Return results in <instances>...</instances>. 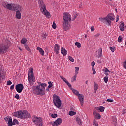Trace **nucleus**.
<instances>
[{"instance_id":"nucleus-61","label":"nucleus","mask_w":126,"mask_h":126,"mask_svg":"<svg viewBox=\"0 0 126 126\" xmlns=\"http://www.w3.org/2000/svg\"><path fill=\"white\" fill-rule=\"evenodd\" d=\"M10 89H11L12 90H13V89H14V85H12V86H11Z\"/></svg>"},{"instance_id":"nucleus-26","label":"nucleus","mask_w":126,"mask_h":126,"mask_svg":"<svg viewBox=\"0 0 126 126\" xmlns=\"http://www.w3.org/2000/svg\"><path fill=\"white\" fill-rule=\"evenodd\" d=\"M119 28L121 31H124V29L125 28V25L124 24V23H120Z\"/></svg>"},{"instance_id":"nucleus-49","label":"nucleus","mask_w":126,"mask_h":126,"mask_svg":"<svg viewBox=\"0 0 126 126\" xmlns=\"http://www.w3.org/2000/svg\"><path fill=\"white\" fill-rule=\"evenodd\" d=\"M10 117H5V118H4V120H5V121H6V122H9V120H10Z\"/></svg>"},{"instance_id":"nucleus-46","label":"nucleus","mask_w":126,"mask_h":126,"mask_svg":"<svg viewBox=\"0 0 126 126\" xmlns=\"http://www.w3.org/2000/svg\"><path fill=\"white\" fill-rule=\"evenodd\" d=\"M52 28L54 29H56L57 28V25H56V23H55V22H53V25H52Z\"/></svg>"},{"instance_id":"nucleus-21","label":"nucleus","mask_w":126,"mask_h":126,"mask_svg":"<svg viewBox=\"0 0 126 126\" xmlns=\"http://www.w3.org/2000/svg\"><path fill=\"white\" fill-rule=\"evenodd\" d=\"M76 123L79 125V126H82V121H81V119L79 118V117H77L76 119Z\"/></svg>"},{"instance_id":"nucleus-19","label":"nucleus","mask_w":126,"mask_h":126,"mask_svg":"<svg viewBox=\"0 0 126 126\" xmlns=\"http://www.w3.org/2000/svg\"><path fill=\"white\" fill-rule=\"evenodd\" d=\"M21 11H17L16 13V17L17 19H21V13H20Z\"/></svg>"},{"instance_id":"nucleus-6","label":"nucleus","mask_w":126,"mask_h":126,"mask_svg":"<svg viewBox=\"0 0 126 126\" xmlns=\"http://www.w3.org/2000/svg\"><path fill=\"white\" fill-rule=\"evenodd\" d=\"M32 121L36 126H44V125H43V122L42 121V118L41 117H38L34 115L32 117Z\"/></svg>"},{"instance_id":"nucleus-51","label":"nucleus","mask_w":126,"mask_h":126,"mask_svg":"<svg viewBox=\"0 0 126 126\" xmlns=\"http://www.w3.org/2000/svg\"><path fill=\"white\" fill-rule=\"evenodd\" d=\"M7 85H11V84H12V82H11V81L9 80L7 81Z\"/></svg>"},{"instance_id":"nucleus-45","label":"nucleus","mask_w":126,"mask_h":126,"mask_svg":"<svg viewBox=\"0 0 126 126\" xmlns=\"http://www.w3.org/2000/svg\"><path fill=\"white\" fill-rule=\"evenodd\" d=\"M8 4V3H6V2H3L2 3V6L5 8H6L7 5Z\"/></svg>"},{"instance_id":"nucleus-33","label":"nucleus","mask_w":126,"mask_h":126,"mask_svg":"<svg viewBox=\"0 0 126 126\" xmlns=\"http://www.w3.org/2000/svg\"><path fill=\"white\" fill-rule=\"evenodd\" d=\"M103 80L105 83H108V80H109V77H108V76L104 77Z\"/></svg>"},{"instance_id":"nucleus-22","label":"nucleus","mask_w":126,"mask_h":126,"mask_svg":"<svg viewBox=\"0 0 126 126\" xmlns=\"http://www.w3.org/2000/svg\"><path fill=\"white\" fill-rule=\"evenodd\" d=\"M96 110L100 111L101 113H103L105 111V108L103 106H100V107H95Z\"/></svg>"},{"instance_id":"nucleus-30","label":"nucleus","mask_w":126,"mask_h":126,"mask_svg":"<svg viewBox=\"0 0 126 126\" xmlns=\"http://www.w3.org/2000/svg\"><path fill=\"white\" fill-rule=\"evenodd\" d=\"M8 126H11L13 125V122H12V118L11 117H10V120L8 122Z\"/></svg>"},{"instance_id":"nucleus-16","label":"nucleus","mask_w":126,"mask_h":126,"mask_svg":"<svg viewBox=\"0 0 126 126\" xmlns=\"http://www.w3.org/2000/svg\"><path fill=\"white\" fill-rule=\"evenodd\" d=\"M106 17L109 20H115V16L113 14H109Z\"/></svg>"},{"instance_id":"nucleus-32","label":"nucleus","mask_w":126,"mask_h":126,"mask_svg":"<svg viewBox=\"0 0 126 126\" xmlns=\"http://www.w3.org/2000/svg\"><path fill=\"white\" fill-rule=\"evenodd\" d=\"M24 47L28 52H30V53H31V49L29 48V47H28V45H27V44H25Z\"/></svg>"},{"instance_id":"nucleus-58","label":"nucleus","mask_w":126,"mask_h":126,"mask_svg":"<svg viewBox=\"0 0 126 126\" xmlns=\"http://www.w3.org/2000/svg\"><path fill=\"white\" fill-rule=\"evenodd\" d=\"M114 125H116V124H117V118L114 117Z\"/></svg>"},{"instance_id":"nucleus-53","label":"nucleus","mask_w":126,"mask_h":126,"mask_svg":"<svg viewBox=\"0 0 126 126\" xmlns=\"http://www.w3.org/2000/svg\"><path fill=\"white\" fill-rule=\"evenodd\" d=\"M48 87L49 88H51V87H52V86H53V85H52V82H51V81L48 82Z\"/></svg>"},{"instance_id":"nucleus-23","label":"nucleus","mask_w":126,"mask_h":126,"mask_svg":"<svg viewBox=\"0 0 126 126\" xmlns=\"http://www.w3.org/2000/svg\"><path fill=\"white\" fill-rule=\"evenodd\" d=\"M37 51H39L40 54L42 56H44V50H43V49L42 48H40V47H37Z\"/></svg>"},{"instance_id":"nucleus-52","label":"nucleus","mask_w":126,"mask_h":126,"mask_svg":"<svg viewBox=\"0 0 126 126\" xmlns=\"http://www.w3.org/2000/svg\"><path fill=\"white\" fill-rule=\"evenodd\" d=\"M94 126H98V123L95 120L94 121Z\"/></svg>"},{"instance_id":"nucleus-40","label":"nucleus","mask_w":126,"mask_h":126,"mask_svg":"<svg viewBox=\"0 0 126 126\" xmlns=\"http://www.w3.org/2000/svg\"><path fill=\"white\" fill-rule=\"evenodd\" d=\"M50 116L52 117V118H57L58 117V114H50Z\"/></svg>"},{"instance_id":"nucleus-38","label":"nucleus","mask_w":126,"mask_h":126,"mask_svg":"<svg viewBox=\"0 0 126 126\" xmlns=\"http://www.w3.org/2000/svg\"><path fill=\"white\" fill-rule=\"evenodd\" d=\"M64 82H65V83L67 84V85H68V86H69V87H71V84H70V83H69V82H68V81H67V80H66L64 81Z\"/></svg>"},{"instance_id":"nucleus-13","label":"nucleus","mask_w":126,"mask_h":126,"mask_svg":"<svg viewBox=\"0 0 126 126\" xmlns=\"http://www.w3.org/2000/svg\"><path fill=\"white\" fill-rule=\"evenodd\" d=\"M62 124V118H59L57 119V120H56L53 124V126H60Z\"/></svg>"},{"instance_id":"nucleus-28","label":"nucleus","mask_w":126,"mask_h":126,"mask_svg":"<svg viewBox=\"0 0 126 126\" xmlns=\"http://www.w3.org/2000/svg\"><path fill=\"white\" fill-rule=\"evenodd\" d=\"M41 88H45V87H46L47 86V84L46 83H38Z\"/></svg>"},{"instance_id":"nucleus-18","label":"nucleus","mask_w":126,"mask_h":126,"mask_svg":"<svg viewBox=\"0 0 126 126\" xmlns=\"http://www.w3.org/2000/svg\"><path fill=\"white\" fill-rule=\"evenodd\" d=\"M61 54H62L63 56H66L67 54V51L65 50V48L62 47L61 48Z\"/></svg>"},{"instance_id":"nucleus-29","label":"nucleus","mask_w":126,"mask_h":126,"mask_svg":"<svg viewBox=\"0 0 126 126\" xmlns=\"http://www.w3.org/2000/svg\"><path fill=\"white\" fill-rule=\"evenodd\" d=\"M27 42V39L26 38H23L21 40V44H23L24 45H26V43Z\"/></svg>"},{"instance_id":"nucleus-48","label":"nucleus","mask_w":126,"mask_h":126,"mask_svg":"<svg viewBox=\"0 0 126 126\" xmlns=\"http://www.w3.org/2000/svg\"><path fill=\"white\" fill-rule=\"evenodd\" d=\"M77 16H78V15H77V14L75 13L74 15V18H72V20H75V19L76 18V17H77Z\"/></svg>"},{"instance_id":"nucleus-47","label":"nucleus","mask_w":126,"mask_h":126,"mask_svg":"<svg viewBox=\"0 0 126 126\" xmlns=\"http://www.w3.org/2000/svg\"><path fill=\"white\" fill-rule=\"evenodd\" d=\"M95 64H96V63H95V62L93 61L91 63V65L92 66V67H94V66H95Z\"/></svg>"},{"instance_id":"nucleus-1","label":"nucleus","mask_w":126,"mask_h":126,"mask_svg":"<svg viewBox=\"0 0 126 126\" xmlns=\"http://www.w3.org/2000/svg\"><path fill=\"white\" fill-rule=\"evenodd\" d=\"M71 20L70 14L67 13L63 14V27L64 30H68L70 28L69 22Z\"/></svg>"},{"instance_id":"nucleus-17","label":"nucleus","mask_w":126,"mask_h":126,"mask_svg":"<svg viewBox=\"0 0 126 126\" xmlns=\"http://www.w3.org/2000/svg\"><path fill=\"white\" fill-rule=\"evenodd\" d=\"M60 46L59 44H55L54 46V51L56 52V54H59V51H60Z\"/></svg>"},{"instance_id":"nucleus-34","label":"nucleus","mask_w":126,"mask_h":126,"mask_svg":"<svg viewBox=\"0 0 126 126\" xmlns=\"http://www.w3.org/2000/svg\"><path fill=\"white\" fill-rule=\"evenodd\" d=\"M69 116H74V115H76V112L72 111H70L69 112Z\"/></svg>"},{"instance_id":"nucleus-56","label":"nucleus","mask_w":126,"mask_h":126,"mask_svg":"<svg viewBox=\"0 0 126 126\" xmlns=\"http://www.w3.org/2000/svg\"><path fill=\"white\" fill-rule=\"evenodd\" d=\"M107 102H109V103H113L114 102V100L113 99H107Z\"/></svg>"},{"instance_id":"nucleus-2","label":"nucleus","mask_w":126,"mask_h":126,"mask_svg":"<svg viewBox=\"0 0 126 126\" xmlns=\"http://www.w3.org/2000/svg\"><path fill=\"white\" fill-rule=\"evenodd\" d=\"M14 116L15 117L20 118V119H22V120H24L25 119H30V118H31L30 113L25 110H20L16 111L14 113Z\"/></svg>"},{"instance_id":"nucleus-27","label":"nucleus","mask_w":126,"mask_h":126,"mask_svg":"<svg viewBox=\"0 0 126 126\" xmlns=\"http://www.w3.org/2000/svg\"><path fill=\"white\" fill-rule=\"evenodd\" d=\"M6 8H7V9H9V10H12V8H13V4L11 5V4H8Z\"/></svg>"},{"instance_id":"nucleus-25","label":"nucleus","mask_w":126,"mask_h":126,"mask_svg":"<svg viewBox=\"0 0 126 126\" xmlns=\"http://www.w3.org/2000/svg\"><path fill=\"white\" fill-rule=\"evenodd\" d=\"M71 90H72V92L74 93V94L76 95V96H78V94H79V92H78V91H77L73 88H72Z\"/></svg>"},{"instance_id":"nucleus-63","label":"nucleus","mask_w":126,"mask_h":126,"mask_svg":"<svg viewBox=\"0 0 126 126\" xmlns=\"http://www.w3.org/2000/svg\"><path fill=\"white\" fill-rule=\"evenodd\" d=\"M126 113V109H123V115H125V113Z\"/></svg>"},{"instance_id":"nucleus-62","label":"nucleus","mask_w":126,"mask_h":126,"mask_svg":"<svg viewBox=\"0 0 126 126\" xmlns=\"http://www.w3.org/2000/svg\"><path fill=\"white\" fill-rule=\"evenodd\" d=\"M118 21H119V15L116 16V22H118Z\"/></svg>"},{"instance_id":"nucleus-37","label":"nucleus","mask_w":126,"mask_h":126,"mask_svg":"<svg viewBox=\"0 0 126 126\" xmlns=\"http://www.w3.org/2000/svg\"><path fill=\"white\" fill-rule=\"evenodd\" d=\"M64 82H65V83L67 84V85H68V86H69V87H71V84H70V83H69V82H68V81H67V80H66L64 81Z\"/></svg>"},{"instance_id":"nucleus-57","label":"nucleus","mask_w":126,"mask_h":126,"mask_svg":"<svg viewBox=\"0 0 126 126\" xmlns=\"http://www.w3.org/2000/svg\"><path fill=\"white\" fill-rule=\"evenodd\" d=\"M60 78H61V79H62L63 81H64L66 79L63 77V76H60Z\"/></svg>"},{"instance_id":"nucleus-60","label":"nucleus","mask_w":126,"mask_h":126,"mask_svg":"<svg viewBox=\"0 0 126 126\" xmlns=\"http://www.w3.org/2000/svg\"><path fill=\"white\" fill-rule=\"evenodd\" d=\"M91 31H94V30H95V28H94V26L91 27Z\"/></svg>"},{"instance_id":"nucleus-39","label":"nucleus","mask_w":126,"mask_h":126,"mask_svg":"<svg viewBox=\"0 0 126 126\" xmlns=\"http://www.w3.org/2000/svg\"><path fill=\"white\" fill-rule=\"evenodd\" d=\"M109 49L111 50V52H115V51H116V47L115 46H113L112 47L110 46Z\"/></svg>"},{"instance_id":"nucleus-11","label":"nucleus","mask_w":126,"mask_h":126,"mask_svg":"<svg viewBox=\"0 0 126 126\" xmlns=\"http://www.w3.org/2000/svg\"><path fill=\"white\" fill-rule=\"evenodd\" d=\"M24 89V86L22 84H18L16 85V90L18 92V93H21L22 90Z\"/></svg>"},{"instance_id":"nucleus-5","label":"nucleus","mask_w":126,"mask_h":126,"mask_svg":"<svg viewBox=\"0 0 126 126\" xmlns=\"http://www.w3.org/2000/svg\"><path fill=\"white\" fill-rule=\"evenodd\" d=\"M33 89L36 91L37 95L39 96H44L46 94V88H42L40 85L34 87Z\"/></svg>"},{"instance_id":"nucleus-20","label":"nucleus","mask_w":126,"mask_h":126,"mask_svg":"<svg viewBox=\"0 0 126 126\" xmlns=\"http://www.w3.org/2000/svg\"><path fill=\"white\" fill-rule=\"evenodd\" d=\"M41 12H42V13H44V15H45V16H46V17H48V18L50 17V15H51L50 12L47 11V8H46V10L44 12L41 11Z\"/></svg>"},{"instance_id":"nucleus-42","label":"nucleus","mask_w":126,"mask_h":126,"mask_svg":"<svg viewBox=\"0 0 126 126\" xmlns=\"http://www.w3.org/2000/svg\"><path fill=\"white\" fill-rule=\"evenodd\" d=\"M78 71H79V67H75V74L76 75H77V74L78 73Z\"/></svg>"},{"instance_id":"nucleus-36","label":"nucleus","mask_w":126,"mask_h":126,"mask_svg":"<svg viewBox=\"0 0 126 126\" xmlns=\"http://www.w3.org/2000/svg\"><path fill=\"white\" fill-rule=\"evenodd\" d=\"M18 120H17L16 119H14L13 120V125H18Z\"/></svg>"},{"instance_id":"nucleus-4","label":"nucleus","mask_w":126,"mask_h":126,"mask_svg":"<svg viewBox=\"0 0 126 126\" xmlns=\"http://www.w3.org/2000/svg\"><path fill=\"white\" fill-rule=\"evenodd\" d=\"M28 81L30 84H33L35 82V76H34V69L33 68H31V69L28 71Z\"/></svg>"},{"instance_id":"nucleus-43","label":"nucleus","mask_w":126,"mask_h":126,"mask_svg":"<svg viewBox=\"0 0 126 126\" xmlns=\"http://www.w3.org/2000/svg\"><path fill=\"white\" fill-rule=\"evenodd\" d=\"M122 41H123V38H122L121 36H119L118 39V42L119 43L122 42Z\"/></svg>"},{"instance_id":"nucleus-41","label":"nucleus","mask_w":126,"mask_h":126,"mask_svg":"<svg viewBox=\"0 0 126 126\" xmlns=\"http://www.w3.org/2000/svg\"><path fill=\"white\" fill-rule=\"evenodd\" d=\"M77 76V75H75L72 78V82H73V81H75L76 80V77Z\"/></svg>"},{"instance_id":"nucleus-54","label":"nucleus","mask_w":126,"mask_h":126,"mask_svg":"<svg viewBox=\"0 0 126 126\" xmlns=\"http://www.w3.org/2000/svg\"><path fill=\"white\" fill-rule=\"evenodd\" d=\"M123 66L125 69H126V61L123 63Z\"/></svg>"},{"instance_id":"nucleus-44","label":"nucleus","mask_w":126,"mask_h":126,"mask_svg":"<svg viewBox=\"0 0 126 126\" xmlns=\"http://www.w3.org/2000/svg\"><path fill=\"white\" fill-rule=\"evenodd\" d=\"M68 59L70 61V62H74V59L71 56H68Z\"/></svg>"},{"instance_id":"nucleus-35","label":"nucleus","mask_w":126,"mask_h":126,"mask_svg":"<svg viewBox=\"0 0 126 126\" xmlns=\"http://www.w3.org/2000/svg\"><path fill=\"white\" fill-rule=\"evenodd\" d=\"M75 45L76 46L77 48H81V44L78 42H75Z\"/></svg>"},{"instance_id":"nucleus-15","label":"nucleus","mask_w":126,"mask_h":126,"mask_svg":"<svg viewBox=\"0 0 126 126\" xmlns=\"http://www.w3.org/2000/svg\"><path fill=\"white\" fill-rule=\"evenodd\" d=\"M93 115L96 119H98V120H100L101 119V115L98 113H97V111L96 110H94L93 112Z\"/></svg>"},{"instance_id":"nucleus-55","label":"nucleus","mask_w":126,"mask_h":126,"mask_svg":"<svg viewBox=\"0 0 126 126\" xmlns=\"http://www.w3.org/2000/svg\"><path fill=\"white\" fill-rule=\"evenodd\" d=\"M99 53H100V54H99V57H102V48H100L99 49Z\"/></svg>"},{"instance_id":"nucleus-31","label":"nucleus","mask_w":126,"mask_h":126,"mask_svg":"<svg viewBox=\"0 0 126 126\" xmlns=\"http://www.w3.org/2000/svg\"><path fill=\"white\" fill-rule=\"evenodd\" d=\"M47 37H48V34L44 32L42 35V38L43 40H46L47 39Z\"/></svg>"},{"instance_id":"nucleus-59","label":"nucleus","mask_w":126,"mask_h":126,"mask_svg":"<svg viewBox=\"0 0 126 126\" xmlns=\"http://www.w3.org/2000/svg\"><path fill=\"white\" fill-rule=\"evenodd\" d=\"M104 71H105V72H111V71H110L109 70V69H108V68H105V69H104Z\"/></svg>"},{"instance_id":"nucleus-3","label":"nucleus","mask_w":126,"mask_h":126,"mask_svg":"<svg viewBox=\"0 0 126 126\" xmlns=\"http://www.w3.org/2000/svg\"><path fill=\"white\" fill-rule=\"evenodd\" d=\"M8 49H9V46L8 45V42H6L4 44L0 45V54H5L8 52Z\"/></svg>"},{"instance_id":"nucleus-7","label":"nucleus","mask_w":126,"mask_h":126,"mask_svg":"<svg viewBox=\"0 0 126 126\" xmlns=\"http://www.w3.org/2000/svg\"><path fill=\"white\" fill-rule=\"evenodd\" d=\"M53 98L54 106L57 107V108H61V106H62V103L61 102L60 97L57 95H53Z\"/></svg>"},{"instance_id":"nucleus-10","label":"nucleus","mask_w":126,"mask_h":126,"mask_svg":"<svg viewBox=\"0 0 126 126\" xmlns=\"http://www.w3.org/2000/svg\"><path fill=\"white\" fill-rule=\"evenodd\" d=\"M99 19L100 20V21H101V22H102V23L106 24L107 25H108V26L112 25L111 20H109L107 17L104 18L100 17L99 18Z\"/></svg>"},{"instance_id":"nucleus-24","label":"nucleus","mask_w":126,"mask_h":126,"mask_svg":"<svg viewBox=\"0 0 126 126\" xmlns=\"http://www.w3.org/2000/svg\"><path fill=\"white\" fill-rule=\"evenodd\" d=\"M98 87L99 86H98V84H96V83H94V93H96V92H97V90H98Z\"/></svg>"},{"instance_id":"nucleus-50","label":"nucleus","mask_w":126,"mask_h":126,"mask_svg":"<svg viewBox=\"0 0 126 126\" xmlns=\"http://www.w3.org/2000/svg\"><path fill=\"white\" fill-rule=\"evenodd\" d=\"M15 98L17 100H19V94H17L15 96Z\"/></svg>"},{"instance_id":"nucleus-12","label":"nucleus","mask_w":126,"mask_h":126,"mask_svg":"<svg viewBox=\"0 0 126 126\" xmlns=\"http://www.w3.org/2000/svg\"><path fill=\"white\" fill-rule=\"evenodd\" d=\"M77 97L79 101H80L81 106L83 107V104L84 103V96L82 94H80L77 95Z\"/></svg>"},{"instance_id":"nucleus-8","label":"nucleus","mask_w":126,"mask_h":126,"mask_svg":"<svg viewBox=\"0 0 126 126\" xmlns=\"http://www.w3.org/2000/svg\"><path fill=\"white\" fill-rule=\"evenodd\" d=\"M5 79V73L2 70V66L0 64V83H2Z\"/></svg>"},{"instance_id":"nucleus-14","label":"nucleus","mask_w":126,"mask_h":126,"mask_svg":"<svg viewBox=\"0 0 126 126\" xmlns=\"http://www.w3.org/2000/svg\"><path fill=\"white\" fill-rule=\"evenodd\" d=\"M13 8L14 10H17V11H22V7L19 5L13 4Z\"/></svg>"},{"instance_id":"nucleus-9","label":"nucleus","mask_w":126,"mask_h":126,"mask_svg":"<svg viewBox=\"0 0 126 126\" xmlns=\"http://www.w3.org/2000/svg\"><path fill=\"white\" fill-rule=\"evenodd\" d=\"M38 4L40 11L45 12V11H46L47 7L46 6V4H45V3H44V1H43V0H38Z\"/></svg>"},{"instance_id":"nucleus-64","label":"nucleus","mask_w":126,"mask_h":126,"mask_svg":"<svg viewBox=\"0 0 126 126\" xmlns=\"http://www.w3.org/2000/svg\"><path fill=\"white\" fill-rule=\"evenodd\" d=\"M97 63H98L100 64V63H101V60H97Z\"/></svg>"}]
</instances>
